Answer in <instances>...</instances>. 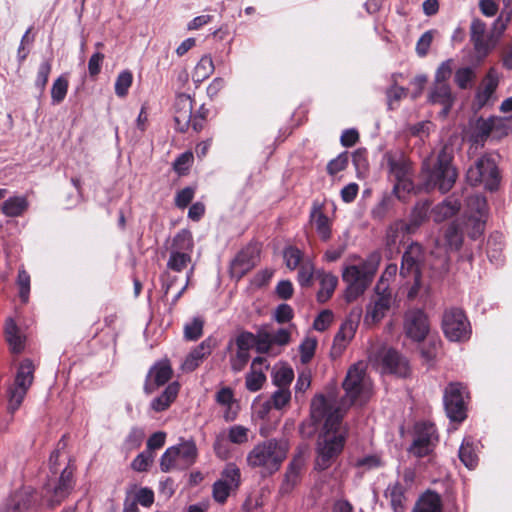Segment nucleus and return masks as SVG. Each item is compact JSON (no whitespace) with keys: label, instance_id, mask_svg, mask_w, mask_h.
Masks as SVG:
<instances>
[{"label":"nucleus","instance_id":"34","mask_svg":"<svg viewBox=\"0 0 512 512\" xmlns=\"http://www.w3.org/2000/svg\"><path fill=\"white\" fill-rule=\"evenodd\" d=\"M385 497L389 499L394 512H405L406 497L404 487L398 481L388 485Z\"/></svg>","mask_w":512,"mask_h":512},{"label":"nucleus","instance_id":"44","mask_svg":"<svg viewBox=\"0 0 512 512\" xmlns=\"http://www.w3.org/2000/svg\"><path fill=\"white\" fill-rule=\"evenodd\" d=\"M214 71V63L210 56H203L194 69L193 77L195 81L201 82L207 79Z\"/></svg>","mask_w":512,"mask_h":512},{"label":"nucleus","instance_id":"47","mask_svg":"<svg viewBox=\"0 0 512 512\" xmlns=\"http://www.w3.org/2000/svg\"><path fill=\"white\" fill-rule=\"evenodd\" d=\"M303 256V252L295 246H288L283 251L285 264L290 270L300 267L303 262Z\"/></svg>","mask_w":512,"mask_h":512},{"label":"nucleus","instance_id":"57","mask_svg":"<svg viewBox=\"0 0 512 512\" xmlns=\"http://www.w3.org/2000/svg\"><path fill=\"white\" fill-rule=\"evenodd\" d=\"M235 492L236 490L228 489V487L219 480L215 481L212 486V497L219 504H224L228 497Z\"/></svg>","mask_w":512,"mask_h":512},{"label":"nucleus","instance_id":"9","mask_svg":"<svg viewBox=\"0 0 512 512\" xmlns=\"http://www.w3.org/2000/svg\"><path fill=\"white\" fill-rule=\"evenodd\" d=\"M35 365L32 360H22L17 369L14 383L8 388V410L13 413L22 404L34 381Z\"/></svg>","mask_w":512,"mask_h":512},{"label":"nucleus","instance_id":"60","mask_svg":"<svg viewBox=\"0 0 512 512\" xmlns=\"http://www.w3.org/2000/svg\"><path fill=\"white\" fill-rule=\"evenodd\" d=\"M193 153L190 151L180 154L173 163L174 170L179 175H184L193 163Z\"/></svg>","mask_w":512,"mask_h":512},{"label":"nucleus","instance_id":"24","mask_svg":"<svg viewBox=\"0 0 512 512\" xmlns=\"http://www.w3.org/2000/svg\"><path fill=\"white\" fill-rule=\"evenodd\" d=\"M215 346V339L212 337L206 338L187 355L182 363V370L186 372L194 371L212 353Z\"/></svg>","mask_w":512,"mask_h":512},{"label":"nucleus","instance_id":"13","mask_svg":"<svg viewBox=\"0 0 512 512\" xmlns=\"http://www.w3.org/2000/svg\"><path fill=\"white\" fill-rule=\"evenodd\" d=\"M437 442L435 426L427 422L419 423L415 427V438L408 451L413 456L422 458L433 451Z\"/></svg>","mask_w":512,"mask_h":512},{"label":"nucleus","instance_id":"25","mask_svg":"<svg viewBox=\"0 0 512 512\" xmlns=\"http://www.w3.org/2000/svg\"><path fill=\"white\" fill-rule=\"evenodd\" d=\"M429 101L433 104L442 105V113L446 116L455 102V95L452 93L449 83L433 82L429 93Z\"/></svg>","mask_w":512,"mask_h":512},{"label":"nucleus","instance_id":"39","mask_svg":"<svg viewBox=\"0 0 512 512\" xmlns=\"http://www.w3.org/2000/svg\"><path fill=\"white\" fill-rule=\"evenodd\" d=\"M459 458L468 468L474 469L478 464V455L471 438H465L459 448Z\"/></svg>","mask_w":512,"mask_h":512},{"label":"nucleus","instance_id":"21","mask_svg":"<svg viewBox=\"0 0 512 512\" xmlns=\"http://www.w3.org/2000/svg\"><path fill=\"white\" fill-rule=\"evenodd\" d=\"M383 372L405 377L409 373L407 360L396 350L389 348L380 353Z\"/></svg>","mask_w":512,"mask_h":512},{"label":"nucleus","instance_id":"41","mask_svg":"<svg viewBox=\"0 0 512 512\" xmlns=\"http://www.w3.org/2000/svg\"><path fill=\"white\" fill-rule=\"evenodd\" d=\"M255 335V348L258 353H268L274 345L272 340V331L269 330L267 325L258 328Z\"/></svg>","mask_w":512,"mask_h":512},{"label":"nucleus","instance_id":"49","mask_svg":"<svg viewBox=\"0 0 512 512\" xmlns=\"http://www.w3.org/2000/svg\"><path fill=\"white\" fill-rule=\"evenodd\" d=\"M406 233V223L403 220H398L392 223L386 231V245L389 247L395 246L400 239V234Z\"/></svg>","mask_w":512,"mask_h":512},{"label":"nucleus","instance_id":"7","mask_svg":"<svg viewBox=\"0 0 512 512\" xmlns=\"http://www.w3.org/2000/svg\"><path fill=\"white\" fill-rule=\"evenodd\" d=\"M343 388L345 390L344 403L363 405L371 398L373 386L366 373L364 362H357L348 369Z\"/></svg>","mask_w":512,"mask_h":512},{"label":"nucleus","instance_id":"43","mask_svg":"<svg viewBox=\"0 0 512 512\" xmlns=\"http://www.w3.org/2000/svg\"><path fill=\"white\" fill-rule=\"evenodd\" d=\"M69 82L65 76H59L51 87V101L53 105L60 104L66 97Z\"/></svg>","mask_w":512,"mask_h":512},{"label":"nucleus","instance_id":"1","mask_svg":"<svg viewBox=\"0 0 512 512\" xmlns=\"http://www.w3.org/2000/svg\"><path fill=\"white\" fill-rule=\"evenodd\" d=\"M311 416L315 421L324 419L323 433L317 443L315 469H328L340 455L346 441L347 430L342 426L343 414L324 395H316L311 401Z\"/></svg>","mask_w":512,"mask_h":512},{"label":"nucleus","instance_id":"33","mask_svg":"<svg viewBox=\"0 0 512 512\" xmlns=\"http://www.w3.org/2000/svg\"><path fill=\"white\" fill-rule=\"evenodd\" d=\"M413 512H442L441 496L436 492H425L416 502Z\"/></svg>","mask_w":512,"mask_h":512},{"label":"nucleus","instance_id":"27","mask_svg":"<svg viewBox=\"0 0 512 512\" xmlns=\"http://www.w3.org/2000/svg\"><path fill=\"white\" fill-rule=\"evenodd\" d=\"M5 339L13 354H20L25 349L26 337L11 318L5 323Z\"/></svg>","mask_w":512,"mask_h":512},{"label":"nucleus","instance_id":"62","mask_svg":"<svg viewBox=\"0 0 512 512\" xmlns=\"http://www.w3.org/2000/svg\"><path fill=\"white\" fill-rule=\"evenodd\" d=\"M291 400V392L288 388H278L271 396V403L275 409H282Z\"/></svg>","mask_w":512,"mask_h":512},{"label":"nucleus","instance_id":"54","mask_svg":"<svg viewBox=\"0 0 512 512\" xmlns=\"http://www.w3.org/2000/svg\"><path fill=\"white\" fill-rule=\"evenodd\" d=\"M236 350L250 353L252 347L255 346V335L252 332L242 331L235 340Z\"/></svg>","mask_w":512,"mask_h":512},{"label":"nucleus","instance_id":"11","mask_svg":"<svg viewBox=\"0 0 512 512\" xmlns=\"http://www.w3.org/2000/svg\"><path fill=\"white\" fill-rule=\"evenodd\" d=\"M442 330L445 337L451 342L467 341L472 332L467 316L459 308H450L444 312Z\"/></svg>","mask_w":512,"mask_h":512},{"label":"nucleus","instance_id":"40","mask_svg":"<svg viewBox=\"0 0 512 512\" xmlns=\"http://www.w3.org/2000/svg\"><path fill=\"white\" fill-rule=\"evenodd\" d=\"M218 480L225 484L228 489L237 491L241 484V471L234 463H229L222 470Z\"/></svg>","mask_w":512,"mask_h":512},{"label":"nucleus","instance_id":"26","mask_svg":"<svg viewBox=\"0 0 512 512\" xmlns=\"http://www.w3.org/2000/svg\"><path fill=\"white\" fill-rule=\"evenodd\" d=\"M74 470L75 468L69 464L59 477L58 483L53 491L52 504H60L74 488Z\"/></svg>","mask_w":512,"mask_h":512},{"label":"nucleus","instance_id":"16","mask_svg":"<svg viewBox=\"0 0 512 512\" xmlns=\"http://www.w3.org/2000/svg\"><path fill=\"white\" fill-rule=\"evenodd\" d=\"M390 177L397 183H404L409 180L411 163L400 149L389 150L383 156Z\"/></svg>","mask_w":512,"mask_h":512},{"label":"nucleus","instance_id":"55","mask_svg":"<svg viewBox=\"0 0 512 512\" xmlns=\"http://www.w3.org/2000/svg\"><path fill=\"white\" fill-rule=\"evenodd\" d=\"M294 378L293 369L290 367H281L274 376L273 382L278 388H288Z\"/></svg>","mask_w":512,"mask_h":512},{"label":"nucleus","instance_id":"17","mask_svg":"<svg viewBox=\"0 0 512 512\" xmlns=\"http://www.w3.org/2000/svg\"><path fill=\"white\" fill-rule=\"evenodd\" d=\"M309 223L314 228L318 237L323 242H328L332 237L333 220L325 213V202L314 200L309 213Z\"/></svg>","mask_w":512,"mask_h":512},{"label":"nucleus","instance_id":"56","mask_svg":"<svg viewBox=\"0 0 512 512\" xmlns=\"http://www.w3.org/2000/svg\"><path fill=\"white\" fill-rule=\"evenodd\" d=\"M349 161L348 152L340 153L336 158L330 160L327 164V173L331 176L346 169Z\"/></svg>","mask_w":512,"mask_h":512},{"label":"nucleus","instance_id":"22","mask_svg":"<svg viewBox=\"0 0 512 512\" xmlns=\"http://www.w3.org/2000/svg\"><path fill=\"white\" fill-rule=\"evenodd\" d=\"M258 248L255 245H248L243 248L231 262V274L242 277L251 270L258 260Z\"/></svg>","mask_w":512,"mask_h":512},{"label":"nucleus","instance_id":"18","mask_svg":"<svg viewBox=\"0 0 512 512\" xmlns=\"http://www.w3.org/2000/svg\"><path fill=\"white\" fill-rule=\"evenodd\" d=\"M383 284V276L376 286V295L372 297L370 303L366 307L365 322L375 324L380 322L391 307V293L384 288L380 293V285Z\"/></svg>","mask_w":512,"mask_h":512},{"label":"nucleus","instance_id":"51","mask_svg":"<svg viewBox=\"0 0 512 512\" xmlns=\"http://www.w3.org/2000/svg\"><path fill=\"white\" fill-rule=\"evenodd\" d=\"M30 275L25 269H20L17 276V285L19 288V297L23 303H27L30 293Z\"/></svg>","mask_w":512,"mask_h":512},{"label":"nucleus","instance_id":"50","mask_svg":"<svg viewBox=\"0 0 512 512\" xmlns=\"http://www.w3.org/2000/svg\"><path fill=\"white\" fill-rule=\"evenodd\" d=\"M314 275V265L310 260H305L299 267L298 282L302 287H309L312 285Z\"/></svg>","mask_w":512,"mask_h":512},{"label":"nucleus","instance_id":"4","mask_svg":"<svg viewBox=\"0 0 512 512\" xmlns=\"http://www.w3.org/2000/svg\"><path fill=\"white\" fill-rule=\"evenodd\" d=\"M194 251V239L192 233L188 229H181L172 238L169 248V258L167 261V269L174 272H182L189 267L186 272V281L184 286L174 296L172 303L175 304L184 291L187 289L195 271V265L192 264V253Z\"/></svg>","mask_w":512,"mask_h":512},{"label":"nucleus","instance_id":"45","mask_svg":"<svg viewBox=\"0 0 512 512\" xmlns=\"http://www.w3.org/2000/svg\"><path fill=\"white\" fill-rule=\"evenodd\" d=\"M502 123L501 117L479 118L476 121L475 130L479 137L486 138L494 132L495 125Z\"/></svg>","mask_w":512,"mask_h":512},{"label":"nucleus","instance_id":"61","mask_svg":"<svg viewBox=\"0 0 512 512\" xmlns=\"http://www.w3.org/2000/svg\"><path fill=\"white\" fill-rule=\"evenodd\" d=\"M248 433V428L241 425H234L228 430V439L234 444H243L248 441Z\"/></svg>","mask_w":512,"mask_h":512},{"label":"nucleus","instance_id":"8","mask_svg":"<svg viewBox=\"0 0 512 512\" xmlns=\"http://www.w3.org/2000/svg\"><path fill=\"white\" fill-rule=\"evenodd\" d=\"M197 457L198 449L195 441H181L166 449L160 459V468L163 472L185 470L196 462Z\"/></svg>","mask_w":512,"mask_h":512},{"label":"nucleus","instance_id":"5","mask_svg":"<svg viewBox=\"0 0 512 512\" xmlns=\"http://www.w3.org/2000/svg\"><path fill=\"white\" fill-rule=\"evenodd\" d=\"M452 160V151L444 147L438 153L432 166L427 161L423 163L422 174L426 189H438L442 193L452 189L458 176Z\"/></svg>","mask_w":512,"mask_h":512},{"label":"nucleus","instance_id":"59","mask_svg":"<svg viewBox=\"0 0 512 512\" xmlns=\"http://www.w3.org/2000/svg\"><path fill=\"white\" fill-rule=\"evenodd\" d=\"M153 462V455L150 451H144L138 454L131 462V467L137 472L147 471Z\"/></svg>","mask_w":512,"mask_h":512},{"label":"nucleus","instance_id":"53","mask_svg":"<svg viewBox=\"0 0 512 512\" xmlns=\"http://www.w3.org/2000/svg\"><path fill=\"white\" fill-rule=\"evenodd\" d=\"M356 326L352 321L344 323L334 338V345L345 346L355 334Z\"/></svg>","mask_w":512,"mask_h":512},{"label":"nucleus","instance_id":"37","mask_svg":"<svg viewBox=\"0 0 512 512\" xmlns=\"http://www.w3.org/2000/svg\"><path fill=\"white\" fill-rule=\"evenodd\" d=\"M429 204L420 202L413 208L409 221L406 223V233L411 234L427 219Z\"/></svg>","mask_w":512,"mask_h":512},{"label":"nucleus","instance_id":"29","mask_svg":"<svg viewBox=\"0 0 512 512\" xmlns=\"http://www.w3.org/2000/svg\"><path fill=\"white\" fill-rule=\"evenodd\" d=\"M499 84L498 73L494 68H490L483 80L482 88L476 94V100L479 106H484L491 99Z\"/></svg>","mask_w":512,"mask_h":512},{"label":"nucleus","instance_id":"38","mask_svg":"<svg viewBox=\"0 0 512 512\" xmlns=\"http://www.w3.org/2000/svg\"><path fill=\"white\" fill-rule=\"evenodd\" d=\"M338 284V278L331 273H322L320 276V289L317 293V300L325 303L331 298Z\"/></svg>","mask_w":512,"mask_h":512},{"label":"nucleus","instance_id":"12","mask_svg":"<svg viewBox=\"0 0 512 512\" xmlns=\"http://www.w3.org/2000/svg\"><path fill=\"white\" fill-rule=\"evenodd\" d=\"M466 388L458 382L449 383L444 390V407L448 418L454 422H462L467 417Z\"/></svg>","mask_w":512,"mask_h":512},{"label":"nucleus","instance_id":"46","mask_svg":"<svg viewBox=\"0 0 512 512\" xmlns=\"http://www.w3.org/2000/svg\"><path fill=\"white\" fill-rule=\"evenodd\" d=\"M204 320L201 317H194L184 326V337L188 341H196L203 334Z\"/></svg>","mask_w":512,"mask_h":512},{"label":"nucleus","instance_id":"63","mask_svg":"<svg viewBox=\"0 0 512 512\" xmlns=\"http://www.w3.org/2000/svg\"><path fill=\"white\" fill-rule=\"evenodd\" d=\"M452 65H453L452 59L443 61L436 70L434 82L448 83V80L450 79V77L452 75V71H453Z\"/></svg>","mask_w":512,"mask_h":512},{"label":"nucleus","instance_id":"6","mask_svg":"<svg viewBox=\"0 0 512 512\" xmlns=\"http://www.w3.org/2000/svg\"><path fill=\"white\" fill-rule=\"evenodd\" d=\"M289 443L285 439H268L258 443L247 454V463L252 468H262L267 474L278 471L286 459Z\"/></svg>","mask_w":512,"mask_h":512},{"label":"nucleus","instance_id":"23","mask_svg":"<svg viewBox=\"0 0 512 512\" xmlns=\"http://www.w3.org/2000/svg\"><path fill=\"white\" fill-rule=\"evenodd\" d=\"M173 370L170 362L165 359L156 362L149 370L144 390L147 394L154 391V386L166 384L172 377Z\"/></svg>","mask_w":512,"mask_h":512},{"label":"nucleus","instance_id":"20","mask_svg":"<svg viewBox=\"0 0 512 512\" xmlns=\"http://www.w3.org/2000/svg\"><path fill=\"white\" fill-rule=\"evenodd\" d=\"M193 101L187 94L177 95L174 103V122L177 131L186 132L192 120Z\"/></svg>","mask_w":512,"mask_h":512},{"label":"nucleus","instance_id":"10","mask_svg":"<svg viewBox=\"0 0 512 512\" xmlns=\"http://www.w3.org/2000/svg\"><path fill=\"white\" fill-rule=\"evenodd\" d=\"M467 181L476 186L483 184L490 191L495 190L499 184V171L493 158L489 156L480 157L466 173Z\"/></svg>","mask_w":512,"mask_h":512},{"label":"nucleus","instance_id":"15","mask_svg":"<svg viewBox=\"0 0 512 512\" xmlns=\"http://www.w3.org/2000/svg\"><path fill=\"white\" fill-rule=\"evenodd\" d=\"M470 41L478 58H485L497 44V39L493 35L486 33V24L475 18L470 25Z\"/></svg>","mask_w":512,"mask_h":512},{"label":"nucleus","instance_id":"30","mask_svg":"<svg viewBox=\"0 0 512 512\" xmlns=\"http://www.w3.org/2000/svg\"><path fill=\"white\" fill-rule=\"evenodd\" d=\"M32 506V496L26 491H15L7 499L1 512H28Z\"/></svg>","mask_w":512,"mask_h":512},{"label":"nucleus","instance_id":"2","mask_svg":"<svg viewBox=\"0 0 512 512\" xmlns=\"http://www.w3.org/2000/svg\"><path fill=\"white\" fill-rule=\"evenodd\" d=\"M465 215L466 219L463 227L453 222L447 226L444 232L446 243L451 249H460L463 242V233H466L473 240L483 234L488 218L486 198L481 195L468 197Z\"/></svg>","mask_w":512,"mask_h":512},{"label":"nucleus","instance_id":"28","mask_svg":"<svg viewBox=\"0 0 512 512\" xmlns=\"http://www.w3.org/2000/svg\"><path fill=\"white\" fill-rule=\"evenodd\" d=\"M216 402L224 408V419L233 421L238 413V406L231 388L223 387L215 395Z\"/></svg>","mask_w":512,"mask_h":512},{"label":"nucleus","instance_id":"32","mask_svg":"<svg viewBox=\"0 0 512 512\" xmlns=\"http://www.w3.org/2000/svg\"><path fill=\"white\" fill-rule=\"evenodd\" d=\"M179 389L180 385L178 382L170 383L160 396L154 398L151 401V409L155 412H162L167 410L177 398Z\"/></svg>","mask_w":512,"mask_h":512},{"label":"nucleus","instance_id":"42","mask_svg":"<svg viewBox=\"0 0 512 512\" xmlns=\"http://www.w3.org/2000/svg\"><path fill=\"white\" fill-rule=\"evenodd\" d=\"M476 78L475 69L472 67H461L455 71L454 82L460 89H468L473 86Z\"/></svg>","mask_w":512,"mask_h":512},{"label":"nucleus","instance_id":"36","mask_svg":"<svg viewBox=\"0 0 512 512\" xmlns=\"http://www.w3.org/2000/svg\"><path fill=\"white\" fill-rule=\"evenodd\" d=\"M460 206V202L456 198L448 197L433 209L435 221L441 222L454 216L459 211Z\"/></svg>","mask_w":512,"mask_h":512},{"label":"nucleus","instance_id":"35","mask_svg":"<svg viewBox=\"0 0 512 512\" xmlns=\"http://www.w3.org/2000/svg\"><path fill=\"white\" fill-rule=\"evenodd\" d=\"M28 207L29 202L26 196H13L2 203L1 211L7 217H19Z\"/></svg>","mask_w":512,"mask_h":512},{"label":"nucleus","instance_id":"48","mask_svg":"<svg viewBox=\"0 0 512 512\" xmlns=\"http://www.w3.org/2000/svg\"><path fill=\"white\" fill-rule=\"evenodd\" d=\"M133 82V75L129 70L120 72L115 81V94L123 98L128 94V90Z\"/></svg>","mask_w":512,"mask_h":512},{"label":"nucleus","instance_id":"14","mask_svg":"<svg viewBox=\"0 0 512 512\" xmlns=\"http://www.w3.org/2000/svg\"><path fill=\"white\" fill-rule=\"evenodd\" d=\"M430 325L428 317L421 309L408 310L404 315V331L415 342L423 341L428 335Z\"/></svg>","mask_w":512,"mask_h":512},{"label":"nucleus","instance_id":"64","mask_svg":"<svg viewBox=\"0 0 512 512\" xmlns=\"http://www.w3.org/2000/svg\"><path fill=\"white\" fill-rule=\"evenodd\" d=\"M144 431L138 427H133L125 439V446L129 450L140 447L144 439Z\"/></svg>","mask_w":512,"mask_h":512},{"label":"nucleus","instance_id":"31","mask_svg":"<svg viewBox=\"0 0 512 512\" xmlns=\"http://www.w3.org/2000/svg\"><path fill=\"white\" fill-rule=\"evenodd\" d=\"M304 467V458L302 455H296L293 457L291 462L289 463L284 481L281 489L285 492L291 491L294 486L298 483L300 478V473Z\"/></svg>","mask_w":512,"mask_h":512},{"label":"nucleus","instance_id":"3","mask_svg":"<svg viewBox=\"0 0 512 512\" xmlns=\"http://www.w3.org/2000/svg\"><path fill=\"white\" fill-rule=\"evenodd\" d=\"M381 261L379 253H371L359 264L343 267L342 280L346 283L344 297L347 302H353L360 297L372 283Z\"/></svg>","mask_w":512,"mask_h":512},{"label":"nucleus","instance_id":"19","mask_svg":"<svg viewBox=\"0 0 512 512\" xmlns=\"http://www.w3.org/2000/svg\"><path fill=\"white\" fill-rule=\"evenodd\" d=\"M424 251L420 244L411 243L402 256L400 275L403 277L421 275Z\"/></svg>","mask_w":512,"mask_h":512},{"label":"nucleus","instance_id":"52","mask_svg":"<svg viewBox=\"0 0 512 512\" xmlns=\"http://www.w3.org/2000/svg\"><path fill=\"white\" fill-rule=\"evenodd\" d=\"M51 69H52L51 59H46L39 65V68L37 71V76L35 79V86L41 92H43L46 87Z\"/></svg>","mask_w":512,"mask_h":512},{"label":"nucleus","instance_id":"58","mask_svg":"<svg viewBox=\"0 0 512 512\" xmlns=\"http://www.w3.org/2000/svg\"><path fill=\"white\" fill-rule=\"evenodd\" d=\"M266 380V376L261 371H252L247 374L245 386L251 392L260 390Z\"/></svg>","mask_w":512,"mask_h":512}]
</instances>
